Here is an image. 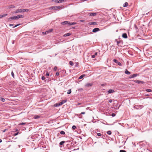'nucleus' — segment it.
Wrapping results in <instances>:
<instances>
[{
  "mask_svg": "<svg viewBox=\"0 0 152 152\" xmlns=\"http://www.w3.org/2000/svg\"><path fill=\"white\" fill-rule=\"evenodd\" d=\"M11 75H12V76L14 77V73H13V71H12L11 72Z\"/></svg>",
  "mask_w": 152,
  "mask_h": 152,
  "instance_id": "49530a36",
  "label": "nucleus"
},
{
  "mask_svg": "<svg viewBox=\"0 0 152 152\" xmlns=\"http://www.w3.org/2000/svg\"><path fill=\"white\" fill-rule=\"evenodd\" d=\"M80 21L81 22H84L85 21V20H80Z\"/></svg>",
  "mask_w": 152,
  "mask_h": 152,
  "instance_id": "6e6d98bb",
  "label": "nucleus"
},
{
  "mask_svg": "<svg viewBox=\"0 0 152 152\" xmlns=\"http://www.w3.org/2000/svg\"><path fill=\"white\" fill-rule=\"evenodd\" d=\"M85 114V112H81V113L79 114V116L81 114Z\"/></svg>",
  "mask_w": 152,
  "mask_h": 152,
  "instance_id": "a19ab883",
  "label": "nucleus"
},
{
  "mask_svg": "<svg viewBox=\"0 0 152 152\" xmlns=\"http://www.w3.org/2000/svg\"><path fill=\"white\" fill-rule=\"evenodd\" d=\"M120 152H126V151L124 150H121L120 151Z\"/></svg>",
  "mask_w": 152,
  "mask_h": 152,
  "instance_id": "79ce46f5",
  "label": "nucleus"
},
{
  "mask_svg": "<svg viewBox=\"0 0 152 152\" xmlns=\"http://www.w3.org/2000/svg\"><path fill=\"white\" fill-rule=\"evenodd\" d=\"M41 79H42V80H44L45 79V77L44 76H42Z\"/></svg>",
  "mask_w": 152,
  "mask_h": 152,
  "instance_id": "a18cd8bd",
  "label": "nucleus"
},
{
  "mask_svg": "<svg viewBox=\"0 0 152 152\" xmlns=\"http://www.w3.org/2000/svg\"><path fill=\"white\" fill-rule=\"evenodd\" d=\"M93 84L92 83H87L86 84L85 86L90 87L92 86Z\"/></svg>",
  "mask_w": 152,
  "mask_h": 152,
  "instance_id": "f8f14e48",
  "label": "nucleus"
},
{
  "mask_svg": "<svg viewBox=\"0 0 152 152\" xmlns=\"http://www.w3.org/2000/svg\"><path fill=\"white\" fill-rule=\"evenodd\" d=\"M63 7L62 6H52L50 7L49 9L50 10H57L58 9L61 8Z\"/></svg>",
  "mask_w": 152,
  "mask_h": 152,
  "instance_id": "f03ea898",
  "label": "nucleus"
},
{
  "mask_svg": "<svg viewBox=\"0 0 152 152\" xmlns=\"http://www.w3.org/2000/svg\"><path fill=\"white\" fill-rule=\"evenodd\" d=\"M83 89L82 88H80L78 89V91H83Z\"/></svg>",
  "mask_w": 152,
  "mask_h": 152,
  "instance_id": "603ef678",
  "label": "nucleus"
},
{
  "mask_svg": "<svg viewBox=\"0 0 152 152\" xmlns=\"http://www.w3.org/2000/svg\"><path fill=\"white\" fill-rule=\"evenodd\" d=\"M125 73L127 75H130L131 74V73L128 71L127 69H126L125 72Z\"/></svg>",
  "mask_w": 152,
  "mask_h": 152,
  "instance_id": "dca6fc26",
  "label": "nucleus"
},
{
  "mask_svg": "<svg viewBox=\"0 0 152 152\" xmlns=\"http://www.w3.org/2000/svg\"><path fill=\"white\" fill-rule=\"evenodd\" d=\"M39 117L40 116L39 115H35L33 118L35 119H37L39 118Z\"/></svg>",
  "mask_w": 152,
  "mask_h": 152,
  "instance_id": "aec40b11",
  "label": "nucleus"
},
{
  "mask_svg": "<svg viewBox=\"0 0 152 152\" xmlns=\"http://www.w3.org/2000/svg\"><path fill=\"white\" fill-rule=\"evenodd\" d=\"M15 6L14 5H10L9 6V8H15Z\"/></svg>",
  "mask_w": 152,
  "mask_h": 152,
  "instance_id": "7c9ffc66",
  "label": "nucleus"
},
{
  "mask_svg": "<svg viewBox=\"0 0 152 152\" xmlns=\"http://www.w3.org/2000/svg\"><path fill=\"white\" fill-rule=\"evenodd\" d=\"M88 24L90 25H96V23L95 22H89L88 23Z\"/></svg>",
  "mask_w": 152,
  "mask_h": 152,
  "instance_id": "2eb2a0df",
  "label": "nucleus"
},
{
  "mask_svg": "<svg viewBox=\"0 0 152 152\" xmlns=\"http://www.w3.org/2000/svg\"><path fill=\"white\" fill-rule=\"evenodd\" d=\"M113 61L116 63H117L118 62L117 60L115 59H114L113 60Z\"/></svg>",
  "mask_w": 152,
  "mask_h": 152,
  "instance_id": "c9c22d12",
  "label": "nucleus"
},
{
  "mask_svg": "<svg viewBox=\"0 0 152 152\" xmlns=\"http://www.w3.org/2000/svg\"><path fill=\"white\" fill-rule=\"evenodd\" d=\"M60 133L62 134H65V132L63 131H61Z\"/></svg>",
  "mask_w": 152,
  "mask_h": 152,
  "instance_id": "c85d7f7f",
  "label": "nucleus"
},
{
  "mask_svg": "<svg viewBox=\"0 0 152 152\" xmlns=\"http://www.w3.org/2000/svg\"><path fill=\"white\" fill-rule=\"evenodd\" d=\"M20 25V24H17L15 26L13 27V28H14L15 27H16L19 26Z\"/></svg>",
  "mask_w": 152,
  "mask_h": 152,
  "instance_id": "de8ad7c7",
  "label": "nucleus"
},
{
  "mask_svg": "<svg viewBox=\"0 0 152 152\" xmlns=\"http://www.w3.org/2000/svg\"><path fill=\"white\" fill-rule=\"evenodd\" d=\"M0 100L2 102H4L5 101V99L3 98H0Z\"/></svg>",
  "mask_w": 152,
  "mask_h": 152,
  "instance_id": "5701e85b",
  "label": "nucleus"
},
{
  "mask_svg": "<svg viewBox=\"0 0 152 152\" xmlns=\"http://www.w3.org/2000/svg\"><path fill=\"white\" fill-rule=\"evenodd\" d=\"M115 92V91L113 89H110L107 91L108 94H110Z\"/></svg>",
  "mask_w": 152,
  "mask_h": 152,
  "instance_id": "423d86ee",
  "label": "nucleus"
},
{
  "mask_svg": "<svg viewBox=\"0 0 152 152\" xmlns=\"http://www.w3.org/2000/svg\"><path fill=\"white\" fill-rule=\"evenodd\" d=\"M69 64L71 66H73L74 65L73 62L72 61H70L69 62Z\"/></svg>",
  "mask_w": 152,
  "mask_h": 152,
  "instance_id": "cd10ccee",
  "label": "nucleus"
},
{
  "mask_svg": "<svg viewBox=\"0 0 152 152\" xmlns=\"http://www.w3.org/2000/svg\"><path fill=\"white\" fill-rule=\"evenodd\" d=\"M71 93V89H69L68 90V91L67 92V94H70Z\"/></svg>",
  "mask_w": 152,
  "mask_h": 152,
  "instance_id": "bb28decb",
  "label": "nucleus"
},
{
  "mask_svg": "<svg viewBox=\"0 0 152 152\" xmlns=\"http://www.w3.org/2000/svg\"><path fill=\"white\" fill-rule=\"evenodd\" d=\"M53 30V29H50L48 30V31H46L47 33H49V32H51Z\"/></svg>",
  "mask_w": 152,
  "mask_h": 152,
  "instance_id": "a878e982",
  "label": "nucleus"
},
{
  "mask_svg": "<svg viewBox=\"0 0 152 152\" xmlns=\"http://www.w3.org/2000/svg\"><path fill=\"white\" fill-rule=\"evenodd\" d=\"M93 54V53H91V58H94L95 57V55H94V54L93 55V54Z\"/></svg>",
  "mask_w": 152,
  "mask_h": 152,
  "instance_id": "473e14b6",
  "label": "nucleus"
},
{
  "mask_svg": "<svg viewBox=\"0 0 152 152\" xmlns=\"http://www.w3.org/2000/svg\"><path fill=\"white\" fill-rule=\"evenodd\" d=\"M78 64V63H76V64L75 66V67H77Z\"/></svg>",
  "mask_w": 152,
  "mask_h": 152,
  "instance_id": "5fc2aeb1",
  "label": "nucleus"
},
{
  "mask_svg": "<svg viewBox=\"0 0 152 152\" xmlns=\"http://www.w3.org/2000/svg\"><path fill=\"white\" fill-rule=\"evenodd\" d=\"M97 52H95L94 55L96 56H97Z\"/></svg>",
  "mask_w": 152,
  "mask_h": 152,
  "instance_id": "3c124183",
  "label": "nucleus"
},
{
  "mask_svg": "<svg viewBox=\"0 0 152 152\" xmlns=\"http://www.w3.org/2000/svg\"><path fill=\"white\" fill-rule=\"evenodd\" d=\"M7 130V129H4V130H3V132H5Z\"/></svg>",
  "mask_w": 152,
  "mask_h": 152,
  "instance_id": "864d4df0",
  "label": "nucleus"
},
{
  "mask_svg": "<svg viewBox=\"0 0 152 152\" xmlns=\"http://www.w3.org/2000/svg\"><path fill=\"white\" fill-rule=\"evenodd\" d=\"M7 15V14H3V15H0V18H3V17H4L6 16Z\"/></svg>",
  "mask_w": 152,
  "mask_h": 152,
  "instance_id": "4468645a",
  "label": "nucleus"
},
{
  "mask_svg": "<svg viewBox=\"0 0 152 152\" xmlns=\"http://www.w3.org/2000/svg\"><path fill=\"white\" fill-rule=\"evenodd\" d=\"M62 104V103L61 102L58 103L56 104H54V106L55 107H57L60 106Z\"/></svg>",
  "mask_w": 152,
  "mask_h": 152,
  "instance_id": "1a4fd4ad",
  "label": "nucleus"
},
{
  "mask_svg": "<svg viewBox=\"0 0 152 152\" xmlns=\"http://www.w3.org/2000/svg\"><path fill=\"white\" fill-rule=\"evenodd\" d=\"M57 69V67L56 66H55L54 67L53 70L55 71H56V70Z\"/></svg>",
  "mask_w": 152,
  "mask_h": 152,
  "instance_id": "ea45409f",
  "label": "nucleus"
},
{
  "mask_svg": "<svg viewBox=\"0 0 152 152\" xmlns=\"http://www.w3.org/2000/svg\"><path fill=\"white\" fill-rule=\"evenodd\" d=\"M65 142V141H61V142H60V143H59V144L60 145H63V144H64V143Z\"/></svg>",
  "mask_w": 152,
  "mask_h": 152,
  "instance_id": "b1692460",
  "label": "nucleus"
},
{
  "mask_svg": "<svg viewBox=\"0 0 152 152\" xmlns=\"http://www.w3.org/2000/svg\"><path fill=\"white\" fill-rule=\"evenodd\" d=\"M84 77V75H81L79 77V79H82V78Z\"/></svg>",
  "mask_w": 152,
  "mask_h": 152,
  "instance_id": "4c0bfd02",
  "label": "nucleus"
},
{
  "mask_svg": "<svg viewBox=\"0 0 152 152\" xmlns=\"http://www.w3.org/2000/svg\"><path fill=\"white\" fill-rule=\"evenodd\" d=\"M99 30H100V29L99 28H94V29L93 30L92 32L95 33V32H96L98 31H99Z\"/></svg>",
  "mask_w": 152,
  "mask_h": 152,
  "instance_id": "6e6552de",
  "label": "nucleus"
},
{
  "mask_svg": "<svg viewBox=\"0 0 152 152\" xmlns=\"http://www.w3.org/2000/svg\"><path fill=\"white\" fill-rule=\"evenodd\" d=\"M71 35V34L70 33H67L64 35V36L68 37Z\"/></svg>",
  "mask_w": 152,
  "mask_h": 152,
  "instance_id": "6ab92c4d",
  "label": "nucleus"
},
{
  "mask_svg": "<svg viewBox=\"0 0 152 152\" xmlns=\"http://www.w3.org/2000/svg\"><path fill=\"white\" fill-rule=\"evenodd\" d=\"M134 82H135V83H137L138 84H140V83L144 84L145 83L143 81H140L139 80H135L134 81Z\"/></svg>",
  "mask_w": 152,
  "mask_h": 152,
  "instance_id": "20e7f679",
  "label": "nucleus"
},
{
  "mask_svg": "<svg viewBox=\"0 0 152 152\" xmlns=\"http://www.w3.org/2000/svg\"><path fill=\"white\" fill-rule=\"evenodd\" d=\"M63 0H54V1L55 3H59L63 2Z\"/></svg>",
  "mask_w": 152,
  "mask_h": 152,
  "instance_id": "9d476101",
  "label": "nucleus"
},
{
  "mask_svg": "<svg viewBox=\"0 0 152 152\" xmlns=\"http://www.w3.org/2000/svg\"><path fill=\"white\" fill-rule=\"evenodd\" d=\"M61 24H68L69 25V22L68 21H65L61 22Z\"/></svg>",
  "mask_w": 152,
  "mask_h": 152,
  "instance_id": "ddd939ff",
  "label": "nucleus"
},
{
  "mask_svg": "<svg viewBox=\"0 0 152 152\" xmlns=\"http://www.w3.org/2000/svg\"><path fill=\"white\" fill-rule=\"evenodd\" d=\"M128 5V3L127 2H126L123 5V6L124 7H127Z\"/></svg>",
  "mask_w": 152,
  "mask_h": 152,
  "instance_id": "f3484780",
  "label": "nucleus"
},
{
  "mask_svg": "<svg viewBox=\"0 0 152 152\" xmlns=\"http://www.w3.org/2000/svg\"><path fill=\"white\" fill-rule=\"evenodd\" d=\"M138 107V106H136H136H134V108H137V107Z\"/></svg>",
  "mask_w": 152,
  "mask_h": 152,
  "instance_id": "4d7b16f0",
  "label": "nucleus"
},
{
  "mask_svg": "<svg viewBox=\"0 0 152 152\" xmlns=\"http://www.w3.org/2000/svg\"><path fill=\"white\" fill-rule=\"evenodd\" d=\"M18 134H19V132H16V133L14 134L13 135V136H16L17 135H18Z\"/></svg>",
  "mask_w": 152,
  "mask_h": 152,
  "instance_id": "72a5a7b5",
  "label": "nucleus"
},
{
  "mask_svg": "<svg viewBox=\"0 0 152 152\" xmlns=\"http://www.w3.org/2000/svg\"><path fill=\"white\" fill-rule=\"evenodd\" d=\"M9 26H13V24H10Z\"/></svg>",
  "mask_w": 152,
  "mask_h": 152,
  "instance_id": "e2e57ef3",
  "label": "nucleus"
},
{
  "mask_svg": "<svg viewBox=\"0 0 152 152\" xmlns=\"http://www.w3.org/2000/svg\"><path fill=\"white\" fill-rule=\"evenodd\" d=\"M122 37L124 38H127V34L126 33H124L123 34Z\"/></svg>",
  "mask_w": 152,
  "mask_h": 152,
  "instance_id": "9b49d317",
  "label": "nucleus"
},
{
  "mask_svg": "<svg viewBox=\"0 0 152 152\" xmlns=\"http://www.w3.org/2000/svg\"><path fill=\"white\" fill-rule=\"evenodd\" d=\"M2 140L1 139H0V142H2Z\"/></svg>",
  "mask_w": 152,
  "mask_h": 152,
  "instance_id": "774afa93",
  "label": "nucleus"
},
{
  "mask_svg": "<svg viewBox=\"0 0 152 152\" xmlns=\"http://www.w3.org/2000/svg\"><path fill=\"white\" fill-rule=\"evenodd\" d=\"M113 100L112 99H110L109 100V102L110 103H111L112 102Z\"/></svg>",
  "mask_w": 152,
  "mask_h": 152,
  "instance_id": "8fccbe9b",
  "label": "nucleus"
},
{
  "mask_svg": "<svg viewBox=\"0 0 152 152\" xmlns=\"http://www.w3.org/2000/svg\"><path fill=\"white\" fill-rule=\"evenodd\" d=\"M81 1H87V0H81Z\"/></svg>",
  "mask_w": 152,
  "mask_h": 152,
  "instance_id": "69168bd1",
  "label": "nucleus"
},
{
  "mask_svg": "<svg viewBox=\"0 0 152 152\" xmlns=\"http://www.w3.org/2000/svg\"><path fill=\"white\" fill-rule=\"evenodd\" d=\"M19 12H23V9L17 10L13 12L14 13H16Z\"/></svg>",
  "mask_w": 152,
  "mask_h": 152,
  "instance_id": "7ed1b4c3",
  "label": "nucleus"
},
{
  "mask_svg": "<svg viewBox=\"0 0 152 152\" xmlns=\"http://www.w3.org/2000/svg\"><path fill=\"white\" fill-rule=\"evenodd\" d=\"M139 106L141 107H143V106L142 105H140V106Z\"/></svg>",
  "mask_w": 152,
  "mask_h": 152,
  "instance_id": "338daca9",
  "label": "nucleus"
},
{
  "mask_svg": "<svg viewBox=\"0 0 152 152\" xmlns=\"http://www.w3.org/2000/svg\"><path fill=\"white\" fill-rule=\"evenodd\" d=\"M76 128V126H73L72 127V129L73 130L75 129Z\"/></svg>",
  "mask_w": 152,
  "mask_h": 152,
  "instance_id": "e433bc0d",
  "label": "nucleus"
},
{
  "mask_svg": "<svg viewBox=\"0 0 152 152\" xmlns=\"http://www.w3.org/2000/svg\"><path fill=\"white\" fill-rule=\"evenodd\" d=\"M46 33H47V32H42V34H46Z\"/></svg>",
  "mask_w": 152,
  "mask_h": 152,
  "instance_id": "052dcab7",
  "label": "nucleus"
},
{
  "mask_svg": "<svg viewBox=\"0 0 152 152\" xmlns=\"http://www.w3.org/2000/svg\"><path fill=\"white\" fill-rule=\"evenodd\" d=\"M24 16L22 15H19L17 16H14L9 18L8 20H16L19 18H23Z\"/></svg>",
  "mask_w": 152,
  "mask_h": 152,
  "instance_id": "f257e3e1",
  "label": "nucleus"
},
{
  "mask_svg": "<svg viewBox=\"0 0 152 152\" xmlns=\"http://www.w3.org/2000/svg\"><path fill=\"white\" fill-rule=\"evenodd\" d=\"M59 75V73L58 72H57L56 74V76H58Z\"/></svg>",
  "mask_w": 152,
  "mask_h": 152,
  "instance_id": "c03bdc74",
  "label": "nucleus"
},
{
  "mask_svg": "<svg viewBox=\"0 0 152 152\" xmlns=\"http://www.w3.org/2000/svg\"><path fill=\"white\" fill-rule=\"evenodd\" d=\"M67 101V99H65L64 100H62L61 102L62 103V104H63L65 103Z\"/></svg>",
  "mask_w": 152,
  "mask_h": 152,
  "instance_id": "4be33fe9",
  "label": "nucleus"
},
{
  "mask_svg": "<svg viewBox=\"0 0 152 152\" xmlns=\"http://www.w3.org/2000/svg\"><path fill=\"white\" fill-rule=\"evenodd\" d=\"M97 135L99 136H101L102 135V134L100 133H97Z\"/></svg>",
  "mask_w": 152,
  "mask_h": 152,
  "instance_id": "58836bf2",
  "label": "nucleus"
},
{
  "mask_svg": "<svg viewBox=\"0 0 152 152\" xmlns=\"http://www.w3.org/2000/svg\"><path fill=\"white\" fill-rule=\"evenodd\" d=\"M49 74L48 72H47L45 76L46 77L49 76Z\"/></svg>",
  "mask_w": 152,
  "mask_h": 152,
  "instance_id": "37998d69",
  "label": "nucleus"
},
{
  "mask_svg": "<svg viewBox=\"0 0 152 152\" xmlns=\"http://www.w3.org/2000/svg\"><path fill=\"white\" fill-rule=\"evenodd\" d=\"M104 136L102 135L101 137L102 138H103V139H104Z\"/></svg>",
  "mask_w": 152,
  "mask_h": 152,
  "instance_id": "680f3d73",
  "label": "nucleus"
},
{
  "mask_svg": "<svg viewBox=\"0 0 152 152\" xmlns=\"http://www.w3.org/2000/svg\"><path fill=\"white\" fill-rule=\"evenodd\" d=\"M88 15L90 16H94L96 15L97 13L95 12L94 13H88Z\"/></svg>",
  "mask_w": 152,
  "mask_h": 152,
  "instance_id": "39448f33",
  "label": "nucleus"
},
{
  "mask_svg": "<svg viewBox=\"0 0 152 152\" xmlns=\"http://www.w3.org/2000/svg\"><path fill=\"white\" fill-rule=\"evenodd\" d=\"M115 113H112L111 115L112 117H114L115 116Z\"/></svg>",
  "mask_w": 152,
  "mask_h": 152,
  "instance_id": "09e8293b",
  "label": "nucleus"
},
{
  "mask_svg": "<svg viewBox=\"0 0 152 152\" xmlns=\"http://www.w3.org/2000/svg\"><path fill=\"white\" fill-rule=\"evenodd\" d=\"M107 134H108L110 135L111 134L112 132L111 131H108L107 132Z\"/></svg>",
  "mask_w": 152,
  "mask_h": 152,
  "instance_id": "393cba45",
  "label": "nucleus"
},
{
  "mask_svg": "<svg viewBox=\"0 0 152 152\" xmlns=\"http://www.w3.org/2000/svg\"><path fill=\"white\" fill-rule=\"evenodd\" d=\"M81 104V103H78V104H77V105H79L80 104Z\"/></svg>",
  "mask_w": 152,
  "mask_h": 152,
  "instance_id": "13d9d810",
  "label": "nucleus"
},
{
  "mask_svg": "<svg viewBox=\"0 0 152 152\" xmlns=\"http://www.w3.org/2000/svg\"><path fill=\"white\" fill-rule=\"evenodd\" d=\"M76 24V23H75V22L70 23L69 22V25H75Z\"/></svg>",
  "mask_w": 152,
  "mask_h": 152,
  "instance_id": "a211bd4d",
  "label": "nucleus"
},
{
  "mask_svg": "<svg viewBox=\"0 0 152 152\" xmlns=\"http://www.w3.org/2000/svg\"><path fill=\"white\" fill-rule=\"evenodd\" d=\"M18 131V130L17 129H15V131Z\"/></svg>",
  "mask_w": 152,
  "mask_h": 152,
  "instance_id": "0e129e2a",
  "label": "nucleus"
},
{
  "mask_svg": "<svg viewBox=\"0 0 152 152\" xmlns=\"http://www.w3.org/2000/svg\"><path fill=\"white\" fill-rule=\"evenodd\" d=\"M146 91L147 92H150L152 91V90L150 89H147L146 90Z\"/></svg>",
  "mask_w": 152,
  "mask_h": 152,
  "instance_id": "c756f323",
  "label": "nucleus"
},
{
  "mask_svg": "<svg viewBox=\"0 0 152 152\" xmlns=\"http://www.w3.org/2000/svg\"><path fill=\"white\" fill-rule=\"evenodd\" d=\"M120 43V42H119V41H117V45H118V44Z\"/></svg>",
  "mask_w": 152,
  "mask_h": 152,
  "instance_id": "bf43d9fd",
  "label": "nucleus"
},
{
  "mask_svg": "<svg viewBox=\"0 0 152 152\" xmlns=\"http://www.w3.org/2000/svg\"><path fill=\"white\" fill-rule=\"evenodd\" d=\"M26 124V123L23 122V123H20L19 124V125H25V124Z\"/></svg>",
  "mask_w": 152,
  "mask_h": 152,
  "instance_id": "2f4dec72",
  "label": "nucleus"
},
{
  "mask_svg": "<svg viewBox=\"0 0 152 152\" xmlns=\"http://www.w3.org/2000/svg\"><path fill=\"white\" fill-rule=\"evenodd\" d=\"M117 64L119 66H121L122 65V64H121V63L119 62H118V63H117Z\"/></svg>",
  "mask_w": 152,
  "mask_h": 152,
  "instance_id": "f704fd0d",
  "label": "nucleus"
},
{
  "mask_svg": "<svg viewBox=\"0 0 152 152\" xmlns=\"http://www.w3.org/2000/svg\"><path fill=\"white\" fill-rule=\"evenodd\" d=\"M137 76H138V75L137 74H134L130 75V78H134Z\"/></svg>",
  "mask_w": 152,
  "mask_h": 152,
  "instance_id": "0eeeda50",
  "label": "nucleus"
},
{
  "mask_svg": "<svg viewBox=\"0 0 152 152\" xmlns=\"http://www.w3.org/2000/svg\"><path fill=\"white\" fill-rule=\"evenodd\" d=\"M23 12H28L29 11V10L28 9H23Z\"/></svg>",
  "mask_w": 152,
  "mask_h": 152,
  "instance_id": "412c9836",
  "label": "nucleus"
}]
</instances>
